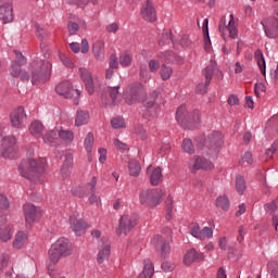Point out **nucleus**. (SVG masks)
I'll list each match as a JSON object with an SVG mask.
<instances>
[{"instance_id": "nucleus-54", "label": "nucleus", "mask_w": 278, "mask_h": 278, "mask_svg": "<svg viewBox=\"0 0 278 278\" xmlns=\"http://www.w3.org/2000/svg\"><path fill=\"white\" fill-rule=\"evenodd\" d=\"M13 52L15 53V61H13V64L24 66L27 63V59L18 51Z\"/></svg>"}, {"instance_id": "nucleus-22", "label": "nucleus", "mask_w": 278, "mask_h": 278, "mask_svg": "<svg viewBox=\"0 0 278 278\" xmlns=\"http://www.w3.org/2000/svg\"><path fill=\"white\" fill-rule=\"evenodd\" d=\"M74 166V156L71 153L65 154L64 156V163L61 167V174L64 178H67L71 176L73 172Z\"/></svg>"}, {"instance_id": "nucleus-16", "label": "nucleus", "mask_w": 278, "mask_h": 278, "mask_svg": "<svg viewBox=\"0 0 278 278\" xmlns=\"http://www.w3.org/2000/svg\"><path fill=\"white\" fill-rule=\"evenodd\" d=\"M141 16L144 21L153 23L156 21V11L153 3L150 0H147L141 8Z\"/></svg>"}, {"instance_id": "nucleus-63", "label": "nucleus", "mask_w": 278, "mask_h": 278, "mask_svg": "<svg viewBox=\"0 0 278 278\" xmlns=\"http://www.w3.org/2000/svg\"><path fill=\"white\" fill-rule=\"evenodd\" d=\"M109 65L110 68H118V56L116 54H111Z\"/></svg>"}, {"instance_id": "nucleus-2", "label": "nucleus", "mask_w": 278, "mask_h": 278, "mask_svg": "<svg viewBox=\"0 0 278 278\" xmlns=\"http://www.w3.org/2000/svg\"><path fill=\"white\" fill-rule=\"evenodd\" d=\"M52 63L46 60H35L29 64L30 81L33 85L46 84L52 74Z\"/></svg>"}, {"instance_id": "nucleus-60", "label": "nucleus", "mask_w": 278, "mask_h": 278, "mask_svg": "<svg viewBox=\"0 0 278 278\" xmlns=\"http://www.w3.org/2000/svg\"><path fill=\"white\" fill-rule=\"evenodd\" d=\"M278 151V141H275L269 149L266 150L265 155L273 159L274 154Z\"/></svg>"}, {"instance_id": "nucleus-23", "label": "nucleus", "mask_w": 278, "mask_h": 278, "mask_svg": "<svg viewBox=\"0 0 278 278\" xmlns=\"http://www.w3.org/2000/svg\"><path fill=\"white\" fill-rule=\"evenodd\" d=\"M204 260V255L202 253H198L195 250H190L185 255L184 262L187 266H190L194 262H201Z\"/></svg>"}, {"instance_id": "nucleus-48", "label": "nucleus", "mask_w": 278, "mask_h": 278, "mask_svg": "<svg viewBox=\"0 0 278 278\" xmlns=\"http://www.w3.org/2000/svg\"><path fill=\"white\" fill-rule=\"evenodd\" d=\"M35 29H36V36L40 39H47L49 37V33L45 30V28L40 24H35Z\"/></svg>"}, {"instance_id": "nucleus-36", "label": "nucleus", "mask_w": 278, "mask_h": 278, "mask_svg": "<svg viewBox=\"0 0 278 278\" xmlns=\"http://www.w3.org/2000/svg\"><path fill=\"white\" fill-rule=\"evenodd\" d=\"M72 194L77 198H86L88 197V187L87 186H75L71 190Z\"/></svg>"}, {"instance_id": "nucleus-25", "label": "nucleus", "mask_w": 278, "mask_h": 278, "mask_svg": "<svg viewBox=\"0 0 278 278\" xmlns=\"http://www.w3.org/2000/svg\"><path fill=\"white\" fill-rule=\"evenodd\" d=\"M205 77H206V83L205 84H200L197 87V92L198 93L204 94V93L207 92V87L210 86L211 79L213 77V70L211 67L205 70Z\"/></svg>"}, {"instance_id": "nucleus-3", "label": "nucleus", "mask_w": 278, "mask_h": 278, "mask_svg": "<svg viewBox=\"0 0 278 278\" xmlns=\"http://www.w3.org/2000/svg\"><path fill=\"white\" fill-rule=\"evenodd\" d=\"M176 119L184 129H192L199 125L201 117L198 110L188 111L185 105H181L177 110Z\"/></svg>"}, {"instance_id": "nucleus-8", "label": "nucleus", "mask_w": 278, "mask_h": 278, "mask_svg": "<svg viewBox=\"0 0 278 278\" xmlns=\"http://www.w3.org/2000/svg\"><path fill=\"white\" fill-rule=\"evenodd\" d=\"M24 216L26 217V225H33L42 217V210L35 204H24Z\"/></svg>"}, {"instance_id": "nucleus-19", "label": "nucleus", "mask_w": 278, "mask_h": 278, "mask_svg": "<svg viewBox=\"0 0 278 278\" xmlns=\"http://www.w3.org/2000/svg\"><path fill=\"white\" fill-rule=\"evenodd\" d=\"M118 98H121V93L118 92V87H113L109 89V96L102 94V103L109 108L116 105L118 102Z\"/></svg>"}, {"instance_id": "nucleus-14", "label": "nucleus", "mask_w": 278, "mask_h": 278, "mask_svg": "<svg viewBox=\"0 0 278 278\" xmlns=\"http://www.w3.org/2000/svg\"><path fill=\"white\" fill-rule=\"evenodd\" d=\"M26 118H27V115L23 106H20L13 110V112H11V125H13L15 129H20L21 127H23Z\"/></svg>"}, {"instance_id": "nucleus-18", "label": "nucleus", "mask_w": 278, "mask_h": 278, "mask_svg": "<svg viewBox=\"0 0 278 278\" xmlns=\"http://www.w3.org/2000/svg\"><path fill=\"white\" fill-rule=\"evenodd\" d=\"M151 243L162 254V256L166 257L168 255L170 248L164 237L156 235L151 239Z\"/></svg>"}, {"instance_id": "nucleus-43", "label": "nucleus", "mask_w": 278, "mask_h": 278, "mask_svg": "<svg viewBox=\"0 0 278 278\" xmlns=\"http://www.w3.org/2000/svg\"><path fill=\"white\" fill-rule=\"evenodd\" d=\"M203 34H204L205 49L208 50L211 48V39H210V33H208V20H204V22H203Z\"/></svg>"}, {"instance_id": "nucleus-57", "label": "nucleus", "mask_w": 278, "mask_h": 278, "mask_svg": "<svg viewBox=\"0 0 278 278\" xmlns=\"http://www.w3.org/2000/svg\"><path fill=\"white\" fill-rule=\"evenodd\" d=\"M67 29L71 36H74L79 30V23L78 22H68Z\"/></svg>"}, {"instance_id": "nucleus-34", "label": "nucleus", "mask_w": 278, "mask_h": 278, "mask_svg": "<svg viewBox=\"0 0 278 278\" xmlns=\"http://www.w3.org/2000/svg\"><path fill=\"white\" fill-rule=\"evenodd\" d=\"M128 170H129V175L131 177H138L141 172V166H140L139 162L136 160H130L128 162Z\"/></svg>"}, {"instance_id": "nucleus-47", "label": "nucleus", "mask_w": 278, "mask_h": 278, "mask_svg": "<svg viewBox=\"0 0 278 278\" xmlns=\"http://www.w3.org/2000/svg\"><path fill=\"white\" fill-rule=\"evenodd\" d=\"M267 270L270 276L274 278H278V263L277 262H268Z\"/></svg>"}, {"instance_id": "nucleus-52", "label": "nucleus", "mask_w": 278, "mask_h": 278, "mask_svg": "<svg viewBox=\"0 0 278 278\" xmlns=\"http://www.w3.org/2000/svg\"><path fill=\"white\" fill-rule=\"evenodd\" d=\"M131 55H129L128 53H123L119 56V64L124 67H128L129 65H131Z\"/></svg>"}, {"instance_id": "nucleus-56", "label": "nucleus", "mask_w": 278, "mask_h": 278, "mask_svg": "<svg viewBox=\"0 0 278 278\" xmlns=\"http://www.w3.org/2000/svg\"><path fill=\"white\" fill-rule=\"evenodd\" d=\"M23 65H18L16 63H11V70L9 72L11 73V76L13 77H18L22 73V67Z\"/></svg>"}, {"instance_id": "nucleus-29", "label": "nucleus", "mask_w": 278, "mask_h": 278, "mask_svg": "<svg viewBox=\"0 0 278 278\" xmlns=\"http://www.w3.org/2000/svg\"><path fill=\"white\" fill-rule=\"evenodd\" d=\"M58 136L65 143H73L75 140V134L73 130L60 129L58 131Z\"/></svg>"}, {"instance_id": "nucleus-26", "label": "nucleus", "mask_w": 278, "mask_h": 278, "mask_svg": "<svg viewBox=\"0 0 278 278\" xmlns=\"http://www.w3.org/2000/svg\"><path fill=\"white\" fill-rule=\"evenodd\" d=\"M104 49H105V43L103 41H97L92 46V52L98 61L104 60Z\"/></svg>"}, {"instance_id": "nucleus-59", "label": "nucleus", "mask_w": 278, "mask_h": 278, "mask_svg": "<svg viewBox=\"0 0 278 278\" xmlns=\"http://www.w3.org/2000/svg\"><path fill=\"white\" fill-rule=\"evenodd\" d=\"M178 41L184 48H188L192 43V41L189 39V35H179Z\"/></svg>"}, {"instance_id": "nucleus-44", "label": "nucleus", "mask_w": 278, "mask_h": 278, "mask_svg": "<svg viewBox=\"0 0 278 278\" xmlns=\"http://www.w3.org/2000/svg\"><path fill=\"white\" fill-rule=\"evenodd\" d=\"M247 189L245 180L242 176L236 177V190L238 193L243 194Z\"/></svg>"}, {"instance_id": "nucleus-51", "label": "nucleus", "mask_w": 278, "mask_h": 278, "mask_svg": "<svg viewBox=\"0 0 278 278\" xmlns=\"http://www.w3.org/2000/svg\"><path fill=\"white\" fill-rule=\"evenodd\" d=\"M97 185H98V177L93 176L91 180L87 185H85V187L87 188L88 192L96 193Z\"/></svg>"}, {"instance_id": "nucleus-58", "label": "nucleus", "mask_w": 278, "mask_h": 278, "mask_svg": "<svg viewBox=\"0 0 278 278\" xmlns=\"http://www.w3.org/2000/svg\"><path fill=\"white\" fill-rule=\"evenodd\" d=\"M166 204V211H167V219L172 218V213H173V198L172 195H168L165 200Z\"/></svg>"}, {"instance_id": "nucleus-49", "label": "nucleus", "mask_w": 278, "mask_h": 278, "mask_svg": "<svg viewBox=\"0 0 278 278\" xmlns=\"http://www.w3.org/2000/svg\"><path fill=\"white\" fill-rule=\"evenodd\" d=\"M182 150L185 153H188L190 155L194 154V148H193L192 141L190 139L184 140Z\"/></svg>"}, {"instance_id": "nucleus-50", "label": "nucleus", "mask_w": 278, "mask_h": 278, "mask_svg": "<svg viewBox=\"0 0 278 278\" xmlns=\"http://www.w3.org/2000/svg\"><path fill=\"white\" fill-rule=\"evenodd\" d=\"M170 42L174 43V40H173V37H172V33H170V30H166L162 35V38L160 40V46L169 45Z\"/></svg>"}, {"instance_id": "nucleus-64", "label": "nucleus", "mask_w": 278, "mask_h": 278, "mask_svg": "<svg viewBox=\"0 0 278 278\" xmlns=\"http://www.w3.org/2000/svg\"><path fill=\"white\" fill-rule=\"evenodd\" d=\"M159 68H160V62L159 61L151 60L149 62V70H150V72L155 73V72L159 71Z\"/></svg>"}, {"instance_id": "nucleus-38", "label": "nucleus", "mask_w": 278, "mask_h": 278, "mask_svg": "<svg viewBox=\"0 0 278 278\" xmlns=\"http://www.w3.org/2000/svg\"><path fill=\"white\" fill-rule=\"evenodd\" d=\"M139 100V90L137 88H132L126 92V103L131 105L136 101Z\"/></svg>"}, {"instance_id": "nucleus-1", "label": "nucleus", "mask_w": 278, "mask_h": 278, "mask_svg": "<svg viewBox=\"0 0 278 278\" xmlns=\"http://www.w3.org/2000/svg\"><path fill=\"white\" fill-rule=\"evenodd\" d=\"M45 168V159H26L20 164V175L31 182H39Z\"/></svg>"}, {"instance_id": "nucleus-61", "label": "nucleus", "mask_w": 278, "mask_h": 278, "mask_svg": "<svg viewBox=\"0 0 278 278\" xmlns=\"http://www.w3.org/2000/svg\"><path fill=\"white\" fill-rule=\"evenodd\" d=\"M191 235H192L194 238H197V239L203 240L202 230H201L200 226H198L197 224H194V226H192V228H191Z\"/></svg>"}, {"instance_id": "nucleus-9", "label": "nucleus", "mask_w": 278, "mask_h": 278, "mask_svg": "<svg viewBox=\"0 0 278 278\" xmlns=\"http://www.w3.org/2000/svg\"><path fill=\"white\" fill-rule=\"evenodd\" d=\"M226 30H228V34H230V38H238V28L236 26L233 14H230V21L228 24L226 17H222V20H219V33H222V36H225Z\"/></svg>"}, {"instance_id": "nucleus-13", "label": "nucleus", "mask_w": 278, "mask_h": 278, "mask_svg": "<svg viewBox=\"0 0 278 278\" xmlns=\"http://www.w3.org/2000/svg\"><path fill=\"white\" fill-rule=\"evenodd\" d=\"M137 225V219L131 215H122L119 218V227L117 229V235H123L131 231V229Z\"/></svg>"}, {"instance_id": "nucleus-33", "label": "nucleus", "mask_w": 278, "mask_h": 278, "mask_svg": "<svg viewBox=\"0 0 278 278\" xmlns=\"http://www.w3.org/2000/svg\"><path fill=\"white\" fill-rule=\"evenodd\" d=\"M28 129H29V134H31V136H40L42 134V131L45 130V126L41 122L34 121L33 123H30Z\"/></svg>"}, {"instance_id": "nucleus-55", "label": "nucleus", "mask_w": 278, "mask_h": 278, "mask_svg": "<svg viewBox=\"0 0 278 278\" xmlns=\"http://www.w3.org/2000/svg\"><path fill=\"white\" fill-rule=\"evenodd\" d=\"M88 201L90 205H96L97 207H100L102 203L101 197L97 195L94 192H92Z\"/></svg>"}, {"instance_id": "nucleus-45", "label": "nucleus", "mask_w": 278, "mask_h": 278, "mask_svg": "<svg viewBox=\"0 0 278 278\" xmlns=\"http://www.w3.org/2000/svg\"><path fill=\"white\" fill-rule=\"evenodd\" d=\"M111 127H113V129H125L127 125L125 124V119L123 117H114L111 121Z\"/></svg>"}, {"instance_id": "nucleus-32", "label": "nucleus", "mask_w": 278, "mask_h": 278, "mask_svg": "<svg viewBox=\"0 0 278 278\" xmlns=\"http://www.w3.org/2000/svg\"><path fill=\"white\" fill-rule=\"evenodd\" d=\"M58 136H59L58 130L47 131L42 137V141L45 144L54 147L55 146L54 142L58 140Z\"/></svg>"}, {"instance_id": "nucleus-20", "label": "nucleus", "mask_w": 278, "mask_h": 278, "mask_svg": "<svg viewBox=\"0 0 278 278\" xmlns=\"http://www.w3.org/2000/svg\"><path fill=\"white\" fill-rule=\"evenodd\" d=\"M79 76H80L81 80L85 83L88 93L93 94L94 93V81H93L91 73L85 67H80Z\"/></svg>"}, {"instance_id": "nucleus-11", "label": "nucleus", "mask_w": 278, "mask_h": 278, "mask_svg": "<svg viewBox=\"0 0 278 278\" xmlns=\"http://www.w3.org/2000/svg\"><path fill=\"white\" fill-rule=\"evenodd\" d=\"M189 165H190L192 172H198L201 169L210 170V169L214 168V164L210 160H206L205 157H202L199 155L193 156L190 160Z\"/></svg>"}, {"instance_id": "nucleus-6", "label": "nucleus", "mask_w": 278, "mask_h": 278, "mask_svg": "<svg viewBox=\"0 0 278 278\" xmlns=\"http://www.w3.org/2000/svg\"><path fill=\"white\" fill-rule=\"evenodd\" d=\"M72 254V250L70 247L68 239H58L55 243H53L48 252L49 261L53 264L60 262L62 257H66Z\"/></svg>"}, {"instance_id": "nucleus-40", "label": "nucleus", "mask_w": 278, "mask_h": 278, "mask_svg": "<svg viewBox=\"0 0 278 278\" xmlns=\"http://www.w3.org/2000/svg\"><path fill=\"white\" fill-rule=\"evenodd\" d=\"M239 164H240L241 166H244V167L252 165V164H253V155H252V153L249 152V151L244 152V153L241 155V159H240V161H239Z\"/></svg>"}, {"instance_id": "nucleus-39", "label": "nucleus", "mask_w": 278, "mask_h": 278, "mask_svg": "<svg viewBox=\"0 0 278 278\" xmlns=\"http://www.w3.org/2000/svg\"><path fill=\"white\" fill-rule=\"evenodd\" d=\"M217 207L222 208L223 211H228L230 207V202L227 195H219L216 200Z\"/></svg>"}, {"instance_id": "nucleus-53", "label": "nucleus", "mask_w": 278, "mask_h": 278, "mask_svg": "<svg viewBox=\"0 0 278 278\" xmlns=\"http://www.w3.org/2000/svg\"><path fill=\"white\" fill-rule=\"evenodd\" d=\"M10 203L8 198L4 194H0V214L8 211Z\"/></svg>"}, {"instance_id": "nucleus-5", "label": "nucleus", "mask_w": 278, "mask_h": 278, "mask_svg": "<svg viewBox=\"0 0 278 278\" xmlns=\"http://www.w3.org/2000/svg\"><path fill=\"white\" fill-rule=\"evenodd\" d=\"M164 192L160 188L143 189L139 193V202L141 205L155 208L162 202Z\"/></svg>"}, {"instance_id": "nucleus-4", "label": "nucleus", "mask_w": 278, "mask_h": 278, "mask_svg": "<svg viewBox=\"0 0 278 278\" xmlns=\"http://www.w3.org/2000/svg\"><path fill=\"white\" fill-rule=\"evenodd\" d=\"M224 146V135L223 132L215 130L212 131L207 139L205 140L203 154L210 157H217L218 153L220 152Z\"/></svg>"}, {"instance_id": "nucleus-42", "label": "nucleus", "mask_w": 278, "mask_h": 278, "mask_svg": "<svg viewBox=\"0 0 278 278\" xmlns=\"http://www.w3.org/2000/svg\"><path fill=\"white\" fill-rule=\"evenodd\" d=\"M164 61L167 63H175V64H181L184 62L182 59L177 58L172 51H168L164 54Z\"/></svg>"}, {"instance_id": "nucleus-17", "label": "nucleus", "mask_w": 278, "mask_h": 278, "mask_svg": "<svg viewBox=\"0 0 278 278\" xmlns=\"http://www.w3.org/2000/svg\"><path fill=\"white\" fill-rule=\"evenodd\" d=\"M70 227L76 236H81L86 232L88 224L83 218H77L75 215L70 216Z\"/></svg>"}, {"instance_id": "nucleus-41", "label": "nucleus", "mask_w": 278, "mask_h": 278, "mask_svg": "<svg viewBox=\"0 0 278 278\" xmlns=\"http://www.w3.org/2000/svg\"><path fill=\"white\" fill-rule=\"evenodd\" d=\"M160 75L163 80H168L173 75V68L163 64L160 70Z\"/></svg>"}, {"instance_id": "nucleus-46", "label": "nucleus", "mask_w": 278, "mask_h": 278, "mask_svg": "<svg viewBox=\"0 0 278 278\" xmlns=\"http://www.w3.org/2000/svg\"><path fill=\"white\" fill-rule=\"evenodd\" d=\"M59 59L66 68H75L74 62L66 54L59 53Z\"/></svg>"}, {"instance_id": "nucleus-21", "label": "nucleus", "mask_w": 278, "mask_h": 278, "mask_svg": "<svg viewBox=\"0 0 278 278\" xmlns=\"http://www.w3.org/2000/svg\"><path fill=\"white\" fill-rule=\"evenodd\" d=\"M147 174L150 178V184L152 186H159L160 182L163 180V175H162L161 167H153L152 165H150L147 168Z\"/></svg>"}, {"instance_id": "nucleus-37", "label": "nucleus", "mask_w": 278, "mask_h": 278, "mask_svg": "<svg viewBox=\"0 0 278 278\" xmlns=\"http://www.w3.org/2000/svg\"><path fill=\"white\" fill-rule=\"evenodd\" d=\"M154 273L152 263L149 260L144 261L143 271L139 275L138 278H151Z\"/></svg>"}, {"instance_id": "nucleus-62", "label": "nucleus", "mask_w": 278, "mask_h": 278, "mask_svg": "<svg viewBox=\"0 0 278 278\" xmlns=\"http://www.w3.org/2000/svg\"><path fill=\"white\" fill-rule=\"evenodd\" d=\"M140 77L143 79V80H149L151 78V74L149 73V71L147 70V66L146 65H141L140 66Z\"/></svg>"}, {"instance_id": "nucleus-28", "label": "nucleus", "mask_w": 278, "mask_h": 278, "mask_svg": "<svg viewBox=\"0 0 278 278\" xmlns=\"http://www.w3.org/2000/svg\"><path fill=\"white\" fill-rule=\"evenodd\" d=\"M254 60L261 71V74L266 76V61L262 51L257 50L254 53Z\"/></svg>"}, {"instance_id": "nucleus-24", "label": "nucleus", "mask_w": 278, "mask_h": 278, "mask_svg": "<svg viewBox=\"0 0 278 278\" xmlns=\"http://www.w3.org/2000/svg\"><path fill=\"white\" fill-rule=\"evenodd\" d=\"M90 121V115L87 111L79 110L75 117V127H83V125H88Z\"/></svg>"}, {"instance_id": "nucleus-30", "label": "nucleus", "mask_w": 278, "mask_h": 278, "mask_svg": "<svg viewBox=\"0 0 278 278\" xmlns=\"http://www.w3.org/2000/svg\"><path fill=\"white\" fill-rule=\"evenodd\" d=\"M110 256H111V245L105 244L102 249L99 250V253L97 255V262L99 264H102L105 261H108Z\"/></svg>"}, {"instance_id": "nucleus-12", "label": "nucleus", "mask_w": 278, "mask_h": 278, "mask_svg": "<svg viewBox=\"0 0 278 278\" xmlns=\"http://www.w3.org/2000/svg\"><path fill=\"white\" fill-rule=\"evenodd\" d=\"M0 20L4 24L11 23L14 20L12 0H0Z\"/></svg>"}, {"instance_id": "nucleus-35", "label": "nucleus", "mask_w": 278, "mask_h": 278, "mask_svg": "<svg viewBox=\"0 0 278 278\" xmlns=\"http://www.w3.org/2000/svg\"><path fill=\"white\" fill-rule=\"evenodd\" d=\"M93 144H94V135L92 132H88L84 140V147L88 155L92 153Z\"/></svg>"}, {"instance_id": "nucleus-7", "label": "nucleus", "mask_w": 278, "mask_h": 278, "mask_svg": "<svg viewBox=\"0 0 278 278\" xmlns=\"http://www.w3.org/2000/svg\"><path fill=\"white\" fill-rule=\"evenodd\" d=\"M1 154L4 159H14L17 152L16 138L14 136H4L0 128Z\"/></svg>"}, {"instance_id": "nucleus-10", "label": "nucleus", "mask_w": 278, "mask_h": 278, "mask_svg": "<svg viewBox=\"0 0 278 278\" xmlns=\"http://www.w3.org/2000/svg\"><path fill=\"white\" fill-rule=\"evenodd\" d=\"M55 91L58 94L64 97L65 99H72L75 94L80 96V91L73 88L70 80L61 81L56 87Z\"/></svg>"}, {"instance_id": "nucleus-15", "label": "nucleus", "mask_w": 278, "mask_h": 278, "mask_svg": "<svg viewBox=\"0 0 278 278\" xmlns=\"http://www.w3.org/2000/svg\"><path fill=\"white\" fill-rule=\"evenodd\" d=\"M261 24L266 37L270 39L278 38V20H265Z\"/></svg>"}, {"instance_id": "nucleus-31", "label": "nucleus", "mask_w": 278, "mask_h": 278, "mask_svg": "<svg viewBox=\"0 0 278 278\" xmlns=\"http://www.w3.org/2000/svg\"><path fill=\"white\" fill-rule=\"evenodd\" d=\"M12 238V230L8 224H1L0 220V241L8 242Z\"/></svg>"}, {"instance_id": "nucleus-27", "label": "nucleus", "mask_w": 278, "mask_h": 278, "mask_svg": "<svg viewBox=\"0 0 278 278\" xmlns=\"http://www.w3.org/2000/svg\"><path fill=\"white\" fill-rule=\"evenodd\" d=\"M27 240L28 237L26 232L20 230V232L15 235V239H13V248H15V250H21L25 245Z\"/></svg>"}]
</instances>
